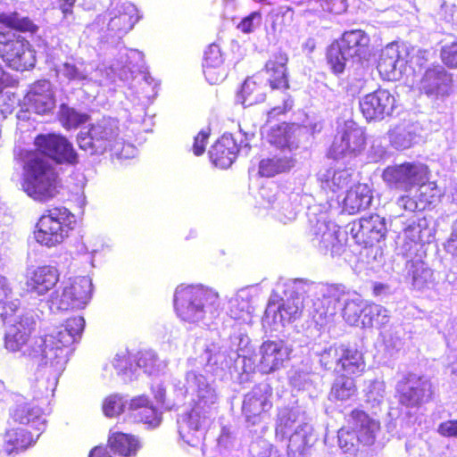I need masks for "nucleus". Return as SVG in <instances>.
<instances>
[{
	"label": "nucleus",
	"mask_w": 457,
	"mask_h": 457,
	"mask_svg": "<svg viewBox=\"0 0 457 457\" xmlns=\"http://www.w3.org/2000/svg\"><path fill=\"white\" fill-rule=\"evenodd\" d=\"M260 353L259 368L262 373L269 374L283 366L289 359L290 351L283 340H267L262 344Z\"/></svg>",
	"instance_id": "obj_22"
},
{
	"label": "nucleus",
	"mask_w": 457,
	"mask_h": 457,
	"mask_svg": "<svg viewBox=\"0 0 457 457\" xmlns=\"http://www.w3.org/2000/svg\"><path fill=\"white\" fill-rule=\"evenodd\" d=\"M337 310L331 304H326L322 301V296L314 303L313 319L320 326L325 325L336 314Z\"/></svg>",
	"instance_id": "obj_44"
},
{
	"label": "nucleus",
	"mask_w": 457,
	"mask_h": 457,
	"mask_svg": "<svg viewBox=\"0 0 457 457\" xmlns=\"http://www.w3.org/2000/svg\"><path fill=\"white\" fill-rule=\"evenodd\" d=\"M398 205L408 212H415L418 209V203L414 197L404 195H401L397 200Z\"/></svg>",
	"instance_id": "obj_54"
},
{
	"label": "nucleus",
	"mask_w": 457,
	"mask_h": 457,
	"mask_svg": "<svg viewBox=\"0 0 457 457\" xmlns=\"http://www.w3.org/2000/svg\"><path fill=\"white\" fill-rule=\"evenodd\" d=\"M414 228H415V224L413 223V224L409 225L408 227H406V228H404V231H407V230H412V229H414Z\"/></svg>",
	"instance_id": "obj_62"
},
{
	"label": "nucleus",
	"mask_w": 457,
	"mask_h": 457,
	"mask_svg": "<svg viewBox=\"0 0 457 457\" xmlns=\"http://www.w3.org/2000/svg\"><path fill=\"white\" fill-rule=\"evenodd\" d=\"M75 215L64 206L46 209L38 218L34 238L41 245L54 247L62 244L74 229Z\"/></svg>",
	"instance_id": "obj_7"
},
{
	"label": "nucleus",
	"mask_w": 457,
	"mask_h": 457,
	"mask_svg": "<svg viewBox=\"0 0 457 457\" xmlns=\"http://www.w3.org/2000/svg\"><path fill=\"white\" fill-rule=\"evenodd\" d=\"M358 395L356 378L353 377L338 375L331 384L328 392V400L331 402L350 401Z\"/></svg>",
	"instance_id": "obj_36"
},
{
	"label": "nucleus",
	"mask_w": 457,
	"mask_h": 457,
	"mask_svg": "<svg viewBox=\"0 0 457 457\" xmlns=\"http://www.w3.org/2000/svg\"><path fill=\"white\" fill-rule=\"evenodd\" d=\"M105 416L112 418L123 411L122 398L118 395H111L104 398L102 405Z\"/></svg>",
	"instance_id": "obj_46"
},
{
	"label": "nucleus",
	"mask_w": 457,
	"mask_h": 457,
	"mask_svg": "<svg viewBox=\"0 0 457 457\" xmlns=\"http://www.w3.org/2000/svg\"><path fill=\"white\" fill-rule=\"evenodd\" d=\"M312 445L311 436L295 431L289 437L287 455L288 457H306L311 454Z\"/></svg>",
	"instance_id": "obj_39"
},
{
	"label": "nucleus",
	"mask_w": 457,
	"mask_h": 457,
	"mask_svg": "<svg viewBox=\"0 0 457 457\" xmlns=\"http://www.w3.org/2000/svg\"><path fill=\"white\" fill-rule=\"evenodd\" d=\"M345 424L337 431V444L345 453L356 455L361 447L370 446L376 441L380 422L365 411L353 408L345 416Z\"/></svg>",
	"instance_id": "obj_3"
},
{
	"label": "nucleus",
	"mask_w": 457,
	"mask_h": 457,
	"mask_svg": "<svg viewBox=\"0 0 457 457\" xmlns=\"http://www.w3.org/2000/svg\"><path fill=\"white\" fill-rule=\"evenodd\" d=\"M64 1L67 2L68 4H70V5H71L72 7H74L77 0H64Z\"/></svg>",
	"instance_id": "obj_63"
},
{
	"label": "nucleus",
	"mask_w": 457,
	"mask_h": 457,
	"mask_svg": "<svg viewBox=\"0 0 457 457\" xmlns=\"http://www.w3.org/2000/svg\"><path fill=\"white\" fill-rule=\"evenodd\" d=\"M347 290L342 285H330L328 287L326 293L322 295V301L328 305L331 303L336 309L338 303L344 299Z\"/></svg>",
	"instance_id": "obj_47"
},
{
	"label": "nucleus",
	"mask_w": 457,
	"mask_h": 457,
	"mask_svg": "<svg viewBox=\"0 0 457 457\" xmlns=\"http://www.w3.org/2000/svg\"><path fill=\"white\" fill-rule=\"evenodd\" d=\"M8 86V74L0 66V91Z\"/></svg>",
	"instance_id": "obj_59"
},
{
	"label": "nucleus",
	"mask_w": 457,
	"mask_h": 457,
	"mask_svg": "<svg viewBox=\"0 0 457 457\" xmlns=\"http://www.w3.org/2000/svg\"><path fill=\"white\" fill-rule=\"evenodd\" d=\"M300 125L295 122H281L272 126L267 132V141L280 149H292L295 144Z\"/></svg>",
	"instance_id": "obj_31"
},
{
	"label": "nucleus",
	"mask_w": 457,
	"mask_h": 457,
	"mask_svg": "<svg viewBox=\"0 0 457 457\" xmlns=\"http://www.w3.org/2000/svg\"><path fill=\"white\" fill-rule=\"evenodd\" d=\"M453 83V74L437 65L426 70L420 80V87L428 96H445L451 92Z\"/></svg>",
	"instance_id": "obj_21"
},
{
	"label": "nucleus",
	"mask_w": 457,
	"mask_h": 457,
	"mask_svg": "<svg viewBox=\"0 0 457 457\" xmlns=\"http://www.w3.org/2000/svg\"><path fill=\"white\" fill-rule=\"evenodd\" d=\"M203 72L206 80L212 85H218L225 80L228 73L226 62L221 64H205Z\"/></svg>",
	"instance_id": "obj_43"
},
{
	"label": "nucleus",
	"mask_w": 457,
	"mask_h": 457,
	"mask_svg": "<svg viewBox=\"0 0 457 457\" xmlns=\"http://www.w3.org/2000/svg\"><path fill=\"white\" fill-rule=\"evenodd\" d=\"M59 278L60 273L56 267L38 266L27 272L25 276L26 291L36 295H45L56 286Z\"/></svg>",
	"instance_id": "obj_19"
},
{
	"label": "nucleus",
	"mask_w": 457,
	"mask_h": 457,
	"mask_svg": "<svg viewBox=\"0 0 457 457\" xmlns=\"http://www.w3.org/2000/svg\"><path fill=\"white\" fill-rule=\"evenodd\" d=\"M239 145L230 134L218 138L209 150V158L214 166L227 169L235 162L239 153Z\"/></svg>",
	"instance_id": "obj_23"
},
{
	"label": "nucleus",
	"mask_w": 457,
	"mask_h": 457,
	"mask_svg": "<svg viewBox=\"0 0 457 457\" xmlns=\"http://www.w3.org/2000/svg\"><path fill=\"white\" fill-rule=\"evenodd\" d=\"M399 58V52L393 47L382 51L378 61L377 69L384 79L393 80L395 79Z\"/></svg>",
	"instance_id": "obj_38"
},
{
	"label": "nucleus",
	"mask_w": 457,
	"mask_h": 457,
	"mask_svg": "<svg viewBox=\"0 0 457 457\" xmlns=\"http://www.w3.org/2000/svg\"><path fill=\"white\" fill-rule=\"evenodd\" d=\"M62 181L55 168L44 157L32 154L24 165L22 188L33 200L47 203L55 198Z\"/></svg>",
	"instance_id": "obj_2"
},
{
	"label": "nucleus",
	"mask_w": 457,
	"mask_h": 457,
	"mask_svg": "<svg viewBox=\"0 0 457 457\" xmlns=\"http://www.w3.org/2000/svg\"><path fill=\"white\" fill-rule=\"evenodd\" d=\"M336 41L351 59L358 58L361 60L369 54L370 38L362 29L345 31L340 38Z\"/></svg>",
	"instance_id": "obj_25"
},
{
	"label": "nucleus",
	"mask_w": 457,
	"mask_h": 457,
	"mask_svg": "<svg viewBox=\"0 0 457 457\" xmlns=\"http://www.w3.org/2000/svg\"><path fill=\"white\" fill-rule=\"evenodd\" d=\"M395 107V96L384 88L364 95L359 102L360 111L368 121L382 120L390 116Z\"/></svg>",
	"instance_id": "obj_13"
},
{
	"label": "nucleus",
	"mask_w": 457,
	"mask_h": 457,
	"mask_svg": "<svg viewBox=\"0 0 457 457\" xmlns=\"http://www.w3.org/2000/svg\"><path fill=\"white\" fill-rule=\"evenodd\" d=\"M308 237L315 246L331 252L342 245L338 238V231L325 220H317L312 225Z\"/></svg>",
	"instance_id": "obj_28"
},
{
	"label": "nucleus",
	"mask_w": 457,
	"mask_h": 457,
	"mask_svg": "<svg viewBox=\"0 0 457 457\" xmlns=\"http://www.w3.org/2000/svg\"><path fill=\"white\" fill-rule=\"evenodd\" d=\"M58 117L62 126L66 128H76L82 121L80 115L66 104H61Z\"/></svg>",
	"instance_id": "obj_48"
},
{
	"label": "nucleus",
	"mask_w": 457,
	"mask_h": 457,
	"mask_svg": "<svg viewBox=\"0 0 457 457\" xmlns=\"http://www.w3.org/2000/svg\"><path fill=\"white\" fill-rule=\"evenodd\" d=\"M40 436L37 429H26L13 427L4 434V447L8 453H18L27 449Z\"/></svg>",
	"instance_id": "obj_33"
},
{
	"label": "nucleus",
	"mask_w": 457,
	"mask_h": 457,
	"mask_svg": "<svg viewBox=\"0 0 457 457\" xmlns=\"http://www.w3.org/2000/svg\"><path fill=\"white\" fill-rule=\"evenodd\" d=\"M129 411L138 422L155 428L162 421V412L146 395H137L130 399Z\"/></svg>",
	"instance_id": "obj_27"
},
{
	"label": "nucleus",
	"mask_w": 457,
	"mask_h": 457,
	"mask_svg": "<svg viewBox=\"0 0 457 457\" xmlns=\"http://www.w3.org/2000/svg\"><path fill=\"white\" fill-rule=\"evenodd\" d=\"M11 420L16 427H22L26 429H37L41 434L45 423L42 420V411L30 403L17 405L11 412Z\"/></svg>",
	"instance_id": "obj_29"
},
{
	"label": "nucleus",
	"mask_w": 457,
	"mask_h": 457,
	"mask_svg": "<svg viewBox=\"0 0 457 457\" xmlns=\"http://www.w3.org/2000/svg\"><path fill=\"white\" fill-rule=\"evenodd\" d=\"M272 388L267 384H259L245 395L242 413L247 422L255 425L261 416L272 407Z\"/></svg>",
	"instance_id": "obj_14"
},
{
	"label": "nucleus",
	"mask_w": 457,
	"mask_h": 457,
	"mask_svg": "<svg viewBox=\"0 0 457 457\" xmlns=\"http://www.w3.org/2000/svg\"><path fill=\"white\" fill-rule=\"evenodd\" d=\"M432 383L421 376L407 374L396 384L395 397L398 403L407 409H419L432 401Z\"/></svg>",
	"instance_id": "obj_9"
},
{
	"label": "nucleus",
	"mask_w": 457,
	"mask_h": 457,
	"mask_svg": "<svg viewBox=\"0 0 457 457\" xmlns=\"http://www.w3.org/2000/svg\"><path fill=\"white\" fill-rule=\"evenodd\" d=\"M363 320L362 323L366 326L372 327L374 323H378L379 317H386V310L377 303H369L361 310Z\"/></svg>",
	"instance_id": "obj_45"
},
{
	"label": "nucleus",
	"mask_w": 457,
	"mask_h": 457,
	"mask_svg": "<svg viewBox=\"0 0 457 457\" xmlns=\"http://www.w3.org/2000/svg\"><path fill=\"white\" fill-rule=\"evenodd\" d=\"M429 170L427 166H418L413 162H403L399 165L388 166L382 173V179L391 189L409 192L414 187L420 190L423 187L429 189L431 194L427 196L426 192H420L419 198L426 204H432L435 198L440 196L437 184L428 181Z\"/></svg>",
	"instance_id": "obj_5"
},
{
	"label": "nucleus",
	"mask_w": 457,
	"mask_h": 457,
	"mask_svg": "<svg viewBox=\"0 0 457 457\" xmlns=\"http://www.w3.org/2000/svg\"><path fill=\"white\" fill-rule=\"evenodd\" d=\"M344 317L350 320V316L348 315V306H345L343 312Z\"/></svg>",
	"instance_id": "obj_61"
},
{
	"label": "nucleus",
	"mask_w": 457,
	"mask_h": 457,
	"mask_svg": "<svg viewBox=\"0 0 457 457\" xmlns=\"http://www.w3.org/2000/svg\"><path fill=\"white\" fill-rule=\"evenodd\" d=\"M28 108L37 114H47L55 107V96L52 84L40 79L30 85L25 96Z\"/></svg>",
	"instance_id": "obj_17"
},
{
	"label": "nucleus",
	"mask_w": 457,
	"mask_h": 457,
	"mask_svg": "<svg viewBox=\"0 0 457 457\" xmlns=\"http://www.w3.org/2000/svg\"><path fill=\"white\" fill-rule=\"evenodd\" d=\"M292 105L293 101L291 99H287L283 102L282 105L271 108L267 113V122H272L278 116L285 115L292 109Z\"/></svg>",
	"instance_id": "obj_53"
},
{
	"label": "nucleus",
	"mask_w": 457,
	"mask_h": 457,
	"mask_svg": "<svg viewBox=\"0 0 457 457\" xmlns=\"http://www.w3.org/2000/svg\"><path fill=\"white\" fill-rule=\"evenodd\" d=\"M58 8L62 12L63 17H67L73 14V7L64 0L58 1Z\"/></svg>",
	"instance_id": "obj_58"
},
{
	"label": "nucleus",
	"mask_w": 457,
	"mask_h": 457,
	"mask_svg": "<svg viewBox=\"0 0 457 457\" xmlns=\"http://www.w3.org/2000/svg\"><path fill=\"white\" fill-rule=\"evenodd\" d=\"M297 420V414L291 409L281 411L277 418L275 426V435L281 439L287 436L295 428Z\"/></svg>",
	"instance_id": "obj_42"
},
{
	"label": "nucleus",
	"mask_w": 457,
	"mask_h": 457,
	"mask_svg": "<svg viewBox=\"0 0 457 457\" xmlns=\"http://www.w3.org/2000/svg\"><path fill=\"white\" fill-rule=\"evenodd\" d=\"M118 144V128L109 120L93 124L88 130V137L79 140L81 148H89L96 154L111 152Z\"/></svg>",
	"instance_id": "obj_11"
},
{
	"label": "nucleus",
	"mask_w": 457,
	"mask_h": 457,
	"mask_svg": "<svg viewBox=\"0 0 457 457\" xmlns=\"http://www.w3.org/2000/svg\"><path fill=\"white\" fill-rule=\"evenodd\" d=\"M93 285L87 276L76 277L63 287L60 298L59 308L82 309L92 297Z\"/></svg>",
	"instance_id": "obj_15"
},
{
	"label": "nucleus",
	"mask_w": 457,
	"mask_h": 457,
	"mask_svg": "<svg viewBox=\"0 0 457 457\" xmlns=\"http://www.w3.org/2000/svg\"><path fill=\"white\" fill-rule=\"evenodd\" d=\"M219 305V294L206 287L189 285L179 287L175 292L176 313L188 323H196L204 320L207 312L217 311Z\"/></svg>",
	"instance_id": "obj_6"
},
{
	"label": "nucleus",
	"mask_w": 457,
	"mask_h": 457,
	"mask_svg": "<svg viewBox=\"0 0 457 457\" xmlns=\"http://www.w3.org/2000/svg\"><path fill=\"white\" fill-rule=\"evenodd\" d=\"M85 328L81 316L67 319L63 324L44 337L36 339L25 351L24 354L31 360L46 363L58 357L57 351L71 345Z\"/></svg>",
	"instance_id": "obj_4"
},
{
	"label": "nucleus",
	"mask_w": 457,
	"mask_h": 457,
	"mask_svg": "<svg viewBox=\"0 0 457 457\" xmlns=\"http://www.w3.org/2000/svg\"><path fill=\"white\" fill-rule=\"evenodd\" d=\"M142 361H143V358H139L138 359V365L139 366H144V364H142Z\"/></svg>",
	"instance_id": "obj_64"
},
{
	"label": "nucleus",
	"mask_w": 457,
	"mask_h": 457,
	"mask_svg": "<svg viewBox=\"0 0 457 457\" xmlns=\"http://www.w3.org/2000/svg\"><path fill=\"white\" fill-rule=\"evenodd\" d=\"M437 432L444 437L457 438V420H449L438 425Z\"/></svg>",
	"instance_id": "obj_52"
},
{
	"label": "nucleus",
	"mask_w": 457,
	"mask_h": 457,
	"mask_svg": "<svg viewBox=\"0 0 457 457\" xmlns=\"http://www.w3.org/2000/svg\"><path fill=\"white\" fill-rule=\"evenodd\" d=\"M293 166V160L288 157H268L259 162L258 174L262 178H271L288 171Z\"/></svg>",
	"instance_id": "obj_37"
},
{
	"label": "nucleus",
	"mask_w": 457,
	"mask_h": 457,
	"mask_svg": "<svg viewBox=\"0 0 457 457\" xmlns=\"http://www.w3.org/2000/svg\"><path fill=\"white\" fill-rule=\"evenodd\" d=\"M320 363L326 370L355 378L365 373L367 366L361 350L344 344L333 345L323 350L320 355Z\"/></svg>",
	"instance_id": "obj_8"
},
{
	"label": "nucleus",
	"mask_w": 457,
	"mask_h": 457,
	"mask_svg": "<svg viewBox=\"0 0 457 457\" xmlns=\"http://www.w3.org/2000/svg\"><path fill=\"white\" fill-rule=\"evenodd\" d=\"M106 445L119 457H133L140 448V443L135 436L120 431H111Z\"/></svg>",
	"instance_id": "obj_34"
},
{
	"label": "nucleus",
	"mask_w": 457,
	"mask_h": 457,
	"mask_svg": "<svg viewBox=\"0 0 457 457\" xmlns=\"http://www.w3.org/2000/svg\"><path fill=\"white\" fill-rule=\"evenodd\" d=\"M38 29V25L29 16H21L16 11L0 12V59L6 66L18 71L35 66L37 59L29 41L11 30L35 35Z\"/></svg>",
	"instance_id": "obj_1"
},
{
	"label": "nucleus",
	"mask_w": 457,
	"mask_h": 457,
	"mask_svg": "<svg viewBox=\"0 0 457 457\" xmlns=\"http://www.w3.org/2000/svg\"><path fill=\"white\" fill-rule=\"evenodd\" d=\"M63 75L69 80H79L84 79L79 69L74 64L71 63H64Z\"/></svg>",
	"instance_id": "obj_56"
},
{
	"label": "nucleus",
	"mask_w": 457,
	"mask_h": 457,
	"mask_svg": "<svg viewBox=\"0 0 457 457\" xmlns=\"http://www.w3.org/2000/svg\"><path fill=\"white\" fill-rule=\"evenodd\" d=\"M351 59L335 40L327 48L326 60L332 73L339 75L345 71L346 61Z\"/></svg>",
	"instance_id": "obj_40"
},
{
	"label": "nucleus",
	"mask_w": 457,
	"mask_h": 457,
	"mask_svg": "<svg viewBox=\"0 0 457 457\" xmlns=\"http://www.w3.org/2000/svg\"><path fill=\"white\" fill-rule=\"evenodd\" d=\"M255 17H261V13L259 12H251L239 22L237 28L244 33L252 32L253 30V21Z\"/></svg>",
	"instance_id": "obj_55"
},
{
	"label": "nucleus",
	"mask_w": 457,
	"mask_h": 457,
	"mask_svg": "<svg viewBox=\"0 0 457 457\" xmlns=\"http://www.w3.org/2000/svg\"><path fill=\"white\" fill-rule=\"evenodd\" d=\"M352 174L346 169H334L332 167L320 170L317 174V180L321 190L332 199L341 193L351 182Z\"/></svg>",
	"instance_id": "obj_24"
},
{
	"label": "nucleus",
	"mask_w": 457,
	"mask_h": 457,
	"mask_svg": "<svg viewBox=\"0 0 457 457\" xmlns=\"http://www.w3.org/2000/svg\"><path fill=\"white\" fill-rule=\"evenodd\" d=\"M372 199L371 188L365 183H356L346 191L343 200V211L354 215L368 209Z\"/></svg>",
	"instance_id": "obj_26"
},
{
	"label": "nucleus",
	"mask_w": 457,
	"mask_h": 457,
	"mask_svg": "<svg viewBox=\"0 0 457 457\" xmlns=\"http://www.w3.org/2000/svg\"><path fill=\"white\" fill-rule=\"evenodd\" d=\"M209 136L207 131L201 130L195 137L192 149L195 156H201L204 153Z\"/></svg>",
	"instance_id": "obj_51"
},
{
	"label": "nucleus",
	"mask_w": 457,
	"mask_h": 457,
	"mask_svg": "<svg viewBox=\"0 0 457 457\" xmlns=\"http://www.w3.org/2000/svg\"><path fill=\"white\" fill-rule=\"evenodd\" d=\"M303 310V299L298 295H292L278 306V313L282 321L291 322L302 316Z\"/></svg>",
	"instance_id": "obj_41"
},
{
	"label": "nucleus",
	"mask_w": 457,
	"mask_h": 457,
	"mask_svg": "<svg viewBox=\"0 0 457 457\" xmlns=\"http://www.w3.org/2000/svg\"><path fill=\"white\" fill-rule=\"evenodd\" d=\"M222 62H226L220 46L216 43L210 44L204 51L202 65L221 64Z\"/></svg>",
	"instance_id": "obj_50"
},
{
	"label": "nucleus",
	"mask_w": 457,
	"mask_h": 457,
	"mask_svg": "<svg viewBox=\"0 0 457 457\" xmlns=\"http://www.w3.org/2000/svg\"><path fill=\"white\" fill-rule=\"evenodd\" d=\"M350 233L358 245L373 246L386 237V220L377 213L361 217L351 223Z\"/></svg>",
	"instance_id": "obj_12"
},
{
	"label": "nucleus",
	"mask_w": 457,
	"mask_h": 457,
	"mask_svg": "<svg viewBox=\"0 0 457 457\" xmlns=\"http://www.w3.org/2000/svg\"><path fill=\"white\" fill-rule=\"evenodd\" d=\"M365 145L366 136L363 129L348 120L337 132L332 148L337 154L345 155L361 152Z\"/></svg>",
	"instance_id": "obj_16"
},
{
	"label": "nucleus",
	"mask_w": 457,
	"mask_h": 457,
	"mask_svg": "<svg viewBox=\"0 0 457 457\" xmlns=\"http://www.w3.org/2000/svg\"><path fill=\"white\" fill-rule=\"evenodd\" d=\"M258 457H284L278 448L272 445H269Z\"/></svg>",
	"instance_id": "obj_57"
},
{
	"label": "nucleus",
	"mask_w": 457,
	"mask_h": 457,
	"mask_svg": "<svg viewBox=\"0 0 457 457\" xmlns=\"http://www.w3.org/2000/svg\"><path fill=\"white\" fill-rule=\"evenodd\" d=\"M36 150L48 156L58 164H77L79 156L72 144L63 136L49 133L39 134L34 139Z\"/></svg>",
	"instance_id": "obj_10"
},
{
	"label": "nucleus",
	"mask_w": 457,
	"mask_h": 457,
	"mask_svg": "<svg viewBox=\"0 0 457 457\" xmlns=\"http://www.w3.org/2000/svg\"><path fill=\"white\" fill-rule=\"evenodd\" d=\"M239 96L245 106L262 103L266 98V84L259 76L248 77L241 87Z\"/></svg>",
	"instance_id": "obj_35"
},
{
	"label": "nucleus",
	"mask_w": 457,
	"mask_h": 457,
	"mask_svg": "<svg viewBox=\"0 0 457 457\" xmlns=\"http://www.w3.org/2000/svg\"><path fill=\"white\" fill-rule=\"evenodd\" d=\"M139 15L137 7L130 4L125 3L115 9L113 16L108 23V29L114 33H127L138 21Z\"/></svg>",
	"instance_id": "obj_32"
},
{
	"label": "nucleus",
	"mask_w": 457,
	"mask_h": 457,
	"mask_svg": "<svg viewBox=\"0 0 457 457\" xmlns=\"http://www.w3.org/2000/svg\"><path fill=\"white\" fill-rule=\"evenodd\" d=\"M205 416L201 411L192 409L183 420L179 428V434L182 439L191 446L198 445L204 438L203 423Z\"/></svg>",
	"instance_id": "obj_30"
},
{
	"label": "nucleus",
	"mask_w": 457,
	"mask_h": 457,
	"mask_svg": "<svg viewBox=\"0 0 457 457\" xmlns=\"http://www.w3.org/2000/svg\"><path fill=\"white\" fill-rule=\"evenodd\" d=\"M386 288V286L383 283H375L372 287L373 295H379Z\"/></svg>",
	"instance_id": "obj_60"
},
{
	"label": "nucleus",
	"mask_w": 457,
	"mask_h": 457,
	"mask_svg": "<svg viewBox=\"0 0 457 457\" xmlns=\"http://www.w3.org/2000/svg\"><path fill=\"white\" fill-rule=\"evenodd\" d=\"M440 59L449 69H457V40L441 47Z\"/></svg>",
	"instance_id": "obj_49"
},
{
	"label": "nucleus",
	"mask_w": 457,
	"mask_h": 457,
	"mask_svg": "<svg viewBox=\"0 0 457 457\" xmlns=\"http://www.w3.org/2000/svg\"><path fill=\"white\" fill-rule=\"evenodd\" d=\"M33 322L28 319L19 318L8 326L4 335V347L11 352L24 351L38 337L31 338Z\"/></svg>",
	"instance_id": "obj_20"
},
{
	"label": "nucleus",
	"mask_w": 457,
	"mask_h": 457,
	"mask_svg": "<svg viewBox=\"0 0 457 457\" xmlns=\"http://www.w3.org/2000/svg\"><path fill=\"white\" fill-rule=\"evenodd\" d=\"M287 63L288 56L281 50L272 54L265 62L263 71L271 90L286 92L290 89Z\"/></svg>",
	"instance_id": "obj_18"
}]
</instances>
